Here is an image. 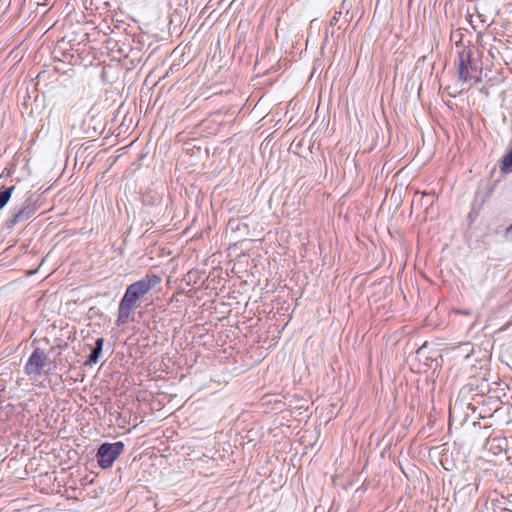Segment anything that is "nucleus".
I'll return each instance as SVG.
<instances>
[{
  "label": "nucleus",
  "instance_id": "dca6fc26",
  "mask_svg": "<svg viewBox=\"0 0 512 512\" xmlns=\"http://www.w3.org/2000/svg\"><path fill=\"white\" fill-rule=\"evenodd\" d=\"M470 22H471V25L473 26V29H476V26L474 25V21L471 19Z\"/></svg>",
  "mask_w": 512,
  "mask_h": 512
},
{
  "label": "nucleus",
  "instance_id": "6e6552de",
  "mask_svg": "<svg viewBox=\"0 0 512 512\" xmlns=\"http://www.w3.org/2000/svg\"><path fill=\"white\" fill-rule=\"evenodd\" d=\"M15 186L6 187L0 190V210L9 202Z\"/></svg>",
  "mask_w": 512,
  "mask_h": 512
},
{
  "label": "nucleus",
  "instance_id": "0eeeda50",
  "mask_svg": "<svg viewBox=\"0 0 512 512\" xmlns=\"http://www.w3.org/2000/svg\"><path fill=\"white\" fill-rule=\"evenodd\" d=\"M500 171L502 174L512 173V148L502 158L500 163Z\"/></svg>",
  "mask_w": 512,
  "mask_h": 512
},
{
  "label": "nucleus",
  "instance_id": "f8f14e48",
  "mask_svg": "<svg viewBox=\"0 0 512 512\" xmlns=\"http://www.w3.org/2000/svg\"><path fill=\"white\" fill-rule=\"evenodd\" d=\"M455 313L457 314H461V315H471V311L470 310H462V309H457L455 310Z\"/></svg>",
  "mask_w": 512,
  "mask_h": 512
},
{
  "label": "nucleus",
  "instance_id": "423d86ee",
  "mask_svg": "<svg viewBox=\"0 0 512 512\" xmlns=\"http://www.w3.org/2000/svg\"><path fill=\"white\" fill-rule=\"evenodd\" d=\"M104 342L105 339L102 337L96 339L95 345L92 348L91 353L89 354L88 359L85 362V365H93L98 363L100 355L103 351Z\"/></svg>",
  "mask_w": 512,
  "mask_h": 512
},
{
  "label": "nucleus",
  "instance_id": "9d476101",
  "mask_svg": "<svg viewBox=\"0 0 512 512\" xmlns=\"http://www.w3.org/2000/svg\"><path fill=\"white\" fill-rule=\"evenodd\" d=\"M341 14H342V11H341V10L336 11V12L334 13V15L332 16V18L330 19L329 25H330V26H335V25L338 23V21H339V19H340Z\"/></svg>",
  "mask_w": 512,
  "mask_h": 512
},
{
  "label": "nucleus",
  "instance_id": "9b49d317",
  "mask_svg": "<svg viewBox=\"0 0 512 512\" xmlns=\"http://www.w3.org/2000/svg\"><path fill=\"white\" fill-rule=\"evenodd\" d=\"M506 239L512 241V223L505 230Z\"/></svg>",
  "mask_w": 512,
  "mask_h": 512
},
{
  "label": "nucleus",
  "instance_id": "7ed1b4c3",
  "mask_svg": "<svg viewBox=\"0 0 512 512\" xmlns=\"http://www.w3.org/2000/svg\"><path fill=\"white\" fill-rule=\"evenodd\" d=\"M125 444L122 441L102 443L96 452L97 463L100 468H110L115 460L124 452Z\"/></svg>",
  "mask_w": 512,
  "mask_h": 512
},
{
  "label": "nucleus",
  "instance_id": "2eb2a0df",
  "mask_svg": "<svg viewBox=\"0 0 512 512\" xmlns=\"http://www.w3.org/2000/svg\"><path fill=\"white\" fill-rule=\"evenodd\" d=\"M473 78L475 80V83H480L482 81L480 76H476V77L473 76Z\"/></svg>",
  "mask_w": 512,
  "mask_h": 512
},
{
  "label": "nucleus",
  "instance_id": "39448f33",
  "mask_svg": "<svg viewBox=\"0 0 512 512\" xmlns=\"http://www.w3.org/2000/svg\"><path fill=\"white\" fill-rule=\"evenodd\" d=\"M481 71L473 58V51L468 47H463L458 52V76L462 82H468L473 79V73Z\"/></svg>",
  "mask_w": 512,
  "mask_h": 512
},
{
  "label": "nucleus",
  "instance_id": "20e7f679",
  "mask_svg": "<svg viewBox=\"0 0 512 512\" xmlns=\"http://www.w3.org/2000/svg\"><path fill=\"white\" fill-rule=\"evenodd\" d=\"M48 362L49 358L46 352L43 349L36 347L25 363L24 372L30 380L38 378L43 373L48 375L49 370H44Z\"/></svg>",
  "mask_w": 512,
  "mask_h": 512
},
{
  "label": "nucleus",
  "instance_id": "4468645a",
  "mask_svg": "<svg viewBox=\"0 0 512 512\" xmlns=\"http://www.w3.org/2000/svg\"><path fill=\"white\" fill-rule=\"evenodd\" d=\"M346 2L347 0H343L342 3H341V7H340V10L342 11L343 9L346 8Z\"/></svg>",
  "mask_w": 512,
  "mask_h": 512
},
{
  "label": "nucleus",
  "instance_id": "f257e3e1",
  "mask_svg": "<svg viewBox=\"0 0 512 512\" xmlns=\"http://www.w3.org/2000/svg\"><path fill=\"white\" fill-rule=\"evenodd\" d=\"M161 283L157 274H146L140 280L127 286L118 307L117 326L133 321L132 312L137 301Z\"/></svg>",
  "mask_w": 512,
  "mask_h": 512
},
{
  "label": "nucleus",
  "instance_id": "ddd939ff",
  "mask_svg": "<svg viewBox=\"0 0 512 512\" xmlns=\"http://www.w3.org/2000/svg\"><path fill=\"white\" fill-rule=\"evenodd\" d=\"M463 489H469V491L471 492L472 490H474L475 492L477 491L478 487L477 485H475L474 488H472V486L470 484L466 485L463 487Z\"/></svg>",
  "mask_w": 512,
  "mask_h": 512
},
{
  "label": "nucleus",
  "instance_id": "1a4fd4ad",
  "mask_svg": "<svg viewBox=\"0 0 512 512\" xmlns=\"http://www.w3.org/2000/svg\"><path fill=\"white\" fill-rule=\"evenodd\" d=\"M197 275H198V272H197V271L190 270V271H188V272H187V274L185 275V277H184V281H185L188 285L196 284V282H197Z\"/></svg>",
  "mask_w": 512,
  "mask_h": 512
},
{
  "label": "nucleus",
  "instance_id": "f03ea898",
  "mask_svg": "<svg viewBox=\"0 0 512 512\" xmlns=\"http://www.w3.org/2000/svg\"><path fill=\"white\" fill-rule=\"evenodd\" d=\"M39 206V195L35 193L28 194L21 207L11 211L10 217L5 222V227L12 229L17 224L26 221L38 210Z\"/></svg>",
  "mask_w": 512,
  "mask_h": 512
}]
</instances>
